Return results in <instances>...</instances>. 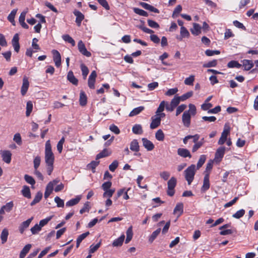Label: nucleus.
<instances>
[{
	"label": "nucleus",
	"mask_w": 258,
	"mask_h": 258,
	"mask_svg": "<svg viewBox=\"0 0 258 258\" xmlns=\"http://www.w3.org/2000/svg\"><path fill=\"white\" fill-rule=\"evenodd\" d=\"M45 162L48 175H50L53 170L54 156L52 152L51 146L49 140L46 141L45 146Z\"/></svg>",
	"instance_id": "f257e3e1"
},
{
	"label": "nucleus",
	"mask_w": 258,
	"mask_h": 258,
	"mask_svg": "<svg viewBox=\"0 0 258 258\" xmlns=\"http://www.w3.org/2000/svg\"><path fill=\"white\" fill-rule=\"evenodd\" d=\"M225 147H220L217 150L214 158V161L216 162L219 163L222 160L225 154Z\"/></svg>",
	"instance_id": "f03ea898"
},
{
	"label": "nucleus",
	"mask_w": 258,
	"mask_h": 258,
	"mask_svg": "<svg viewBox=\"0 0 258 258\" xmlns=\"http://www.w3.org/2000/svg\"><path fill=\"white\" fill-rule=\"evenodd\" d=\"M78 50L80 53H81L83 55L87 56L90 57L91 55V53L90 52L88 51L86 46L82 40H80L78 44Z\"/></svg>",
	"instance_id": "7ed1b4c3"
},
{
	"label": "nucleus",
	"mask_w": 258,
	"mask_h": 258,
	"mask_svg": "<svg viewBox=\"0 0 258 258\" xmlns=\"http://www.w3.org/2000/svg\"><path fill=\"white\" fill-rule=\"evenodd\" d=\"M191 114H189L188 111H184L182 116V121L184 126L188 127L190 124Z\"/></svg>",
	"instance_id": "20e7f679"
},
{
	"label": "nucleus",
	"mask_w": 258,
	"mask_h": 258,
	"mask_svg": "<svg viewBox=\"0 0 258 258\" xmlns=\"http://www.w3.org/2000/svg\"><path fill=\"white\" fill-rule=\"evenodd\" d=\"M53 60L56 67L58 68L61 65V56L60 53L56 50H52Z\"/></svg>",
	"instance_id": "39448f33"
},
{
	"label": "nucleus",
	"mask_w": 258,
	"mask_h": 258,
	"mask_svg": "<svg viewBox=\"0 0 258 258\" xmlns=\"http://www.w3.org/2000/svg\"><path fill=\"white\" fill-rule=\"evenodd\" d=\"M33 217H32L28 219L25 221L23 222L19 226V231L21 234H23L25 230L29 226Z\"/></svg>",
	"instance_id": "423d86ee"
},
{
	"label": "nucleus",
	"mask_w": 258,
	"mask_h": 258,
	"mask_svg": "<svg viewBox=\"0 0 258 258\" xmlns=\"http://www.w3.org/2000/svg\"><path fill=\"white\" fill-rule=\"evenodd\" d=\"M196 170L195 165H191L184 171L185 177H194Z\"/></svg>",
	"instance_id": "0eeeda50"
},
{
	"label": "nucleus",
	"mask_w": 258,
	"mask_h": 258,
	"mask_svg": "<svg viewBox=\"0 0 258 258\" xmlns=\"http://www.w3.org/2000/svg\"><path fill=\"white\" fill-rule=\"evenodd\" d=\"M142 141L143 146L147 151H150L154 149L155 146L151 141L145 138H142Z\"/></svg>",
	"instance_id": "6e6552de"
},
{
	"label": "nucleus",
	"mask_w": 258,
	"mask_h": 258,
	"mask_svg": "<svg viewBox=\"0 0 258 258\" xmlns=\"http://www.w3.org/2000/svg\"><path fill=\"white\" fill-rule=\"evenodd\" d=\"M19 37L18 33H16L14 35L12 40V45L14 48V50L17 52H19L20 50V44L19 42Z\"/></svg>",
	"instance_id": "1a4fd4ad"
},
{
	"label": "nucleus",
	"mask_w": 258,
	"mask_h": 258,
	"mask_svg": "<svg viewBox=\"0 0 258 258\" xmlns=\"http://www.w3.org/2000/svg\"><path fill=\"white\" fill-rule=\"evenodd\" d=\"M2 157L3 161L7 163H10L11 161L12 154L10 151L4 150L1 152Z\"/></svg>",
	"instance_id": "9d476101"
},
{
	"label": "nucleus",
	"mask_w": 258,
	"mask_h": 258,
	"mask_svg": "<svg viewBox=\"0 0 258 258\" xmlns=\"http://www.w3.org/2000/svg\"><path fill=\"white\" fill-rule=\"evenodd\" d=\"M29 86V82L28 80L26 77L23 79V84L21 89V94L24 96L27 93Z\"/></svg>",
	"instance_id": "9b49d317"
},
{
	"label": "nucleus",
	"mask_w": 258,
	"mask_h": 258,
	"mask_svg": "<svg viewBox=\"0 0 258 258\" xmlns=\"http://www.w3.org/2000/svg\"><path fill=\"white\" fill-rule=\"evenodd\" d=\"M139 5L146 10L156 13H159V11L157 9L154 8L153 6L147 3L144 2H140Z\"/></svg>",
	"instance_id": "f8f14e48"
},
{
	"label": "nucleus",
	"mask_w": 258,
	"mask_h": 258,
	"mask_svg": "<svg viewBox=\"0 0 258 258\" xmlns=\"http://www.w3.org/2000/svg\"><path fill=\"white\" fill-rule=\"evenodd\" d=\"M73 13L76 17V22L77 25L80 26L82 21L84 19V16L81 12L76 10L74 11Z\"/></svg>",
	"instance_id": "ddd939ff"
},
{
	"label": "nucleus",
	"mask_w": 258,
	"mask_h": 258,
	"mask_svg": "<svg viewBox=\"0 0 258 258\" xmlns=\"http://www.w3.org/2000/svg\"><path fill=\"white\" fill-rule=\"evenodd\" d=\"M177 154L180 157L183 158L189 157L191 158V155L189 152V151L185 148H179L177 150Z\"/></svg>",
	"instance_id": "4468645a"
},
{
	"label": "nucleus",
	"mask_w": 258,
	"mask_h": 258,
	"mask_svg": "<svg viewBox=\"0 0 258 258\" xmlns=\"http://www.w3.org/2000/svg\"><path fill=\"white\" fill-rule=\"evenodd\" d=\"M214 160H210L206 164L205 171H204V177H209L210 173L212 169Z\"/></svg>",
	"instance_id": "2eb2a0df"
},
{
	"label": "nucleus",
	"mask_w": 258,
	"mask_h": 258,
	"mask_svg": "<svg viewBox=\"0 0 258 258\" xmlns=\"http://www.w3.org/2000/svg\"><path fill=\"white\" fill-rule=\"evenodd\" d=\"M183 212V204L182 203H178L176 204L173 210L174 214H178L177 218L180 216Z\"/></svg>",
	"instance_id": "dca6fc26"
},
{
	"label": "nucleus",
	"mask_w": 258,
	"mask_h": 258,
	"mask_svg": "<svg viewBox=\"0 0 258 258\" xmlns=\"http://www.w3.org/2000/svg\"><path fill=\"white\" fill-rule=\"evenodd\" d=\"M125 236L124 234H122L120 237L115 239L112 242V245L113 247H119L121 246L124 240Z\"/></svg>",
	"instance_id": "f3484780"
},
{
	"label": "nucleus",
	"mask_w": 258,
	"mask_h": 258,
	"mask_svg": "<svg viewBox=\"0 0 258 258\" xmlns=\"http://www.w3.org/2000/svg\"><path fill=\"white\" fill-rule=\"evenodd\" d=\"M161 123L160 117H152V122L150 124V128L151 129H155L157 128Z\"/></svg>",
	"instance_id": "a211bd4d"
},
{
	"label": "nucleus",
	"mask_w": 258,
	"mask_h": 258,
	"mask_svg": "<svg viewBox=\"0 0 258 258\" xmlns=\"http://www.w3.org/2000/svg\"><path fill=\"white\" fill-rule=\"evenodd\" d=\"M229 134V130H224L222 133L221 136L218 141L219 145H223L225 143L227 140V137L228 135Z\"/></svg>",
	"instance_id": "6ab92c4d"
},
{
	"label": "nucleus",
	"mask_w": 258,
	"mask_h": 258,
	"mask_svg": "<svg viewBox=\"0 0 258 258\" xmlns=\"http://www.w3.org/2000/svg\"><path fill=\"white\" fill-rule=\"evenodd\" d=\"M191 33L194 35H199L201 33V27L197 23H194L193 28L190 29Z\"/></svg>",
	"instance_id": "aec40b11"
},
{
	"label": "nucleus",
	"mask_w": 258,
	"mask_h": 258,
	"mask_svg": "<svg viewBox=\"0 0 258 258\" xmlns=\"http://www.w3.org/2000/svg\"><path fill=\"white\" fill-rule=\"evenodd\" d=\"M68 80L72 83L73 85H77L78 83V79L74 75V73L72 71H70L68 73L67 75Z\"/></svg>",
	"instance_id": "412c9836"
},
{
	"label": "nucleus",
	"mask_w": 258,
	"mask_h": 258,
	"mask_svg": "<svg viewBox=\"0 0 258 258\" xmlns=\"http://www.w3.org/2000/svg\"><path fill=\"white\" fill-rule=\"evenodd\" d=\"M53 184L52 182H49L45 188V191L44 192V198L47 199L53 191Z\"/></svg>",
	"instance_id": "4be33fe9"
},
{
	"label": "nucleus",
	"mask_w": 258,
	"mask_h": 258,
	"mask_svg": "<svg viewBox=\"0 0 258 258\" xmlns=\"http://www.w3.org/2000/svg\"><path fill=\"white\" fill-rule=\"evenodd\" d=\"M242 65L244 70L249 71L253 67V63L251 60L244 59L242 61Z\"/></svg>",
	"instance_id": "5701e85b"
},
{
	"label": "nucleus",
	"mask_w": 258,
	"mask_h": 258,
	"mask_svg": "<svg viewBox=\"0 0 258 258\" xmlns=\"http://www.w3.org/2000/svg\"><path fill=\"white\" fill-rule=\"evenodd\" d=\"M32 245L30 244H26L21 251L19 257L20 258H24L27 254V253L30 250Z\"/></svg>",
	"instance_id": "b1692460"
},
{
	"label": "nucleus",
	"mask_w": 258,
	"mask_h": 258,
	"mask_svg": "<svg viewBox=\"0 0 258 258\" xmlns=\"http://www.w3.org/2000/svg\"><path fill=\"white\" fill-rule=\"evenodd\" d=\"M130 149L134 152H138L140 150V146L138 140L134 139L130 144Z\"/></svg>",
	"instance_id": "393cba45"
},
{
	"label": "nucleus",
	"mask_w": 258,
	"mask_h": 258,
	"mask_svg": "<svg viewBox=\"0 0 258 258\" xmlns=\"http://www.w3.org/2000/svg\"><path fill=\"white\" fill-rule=\"evenodd\" d=\"M133 133L136 135H141L143 133L142 125L139 124H135L132 128Z\"/></svg>",
	"instance_id": "a878e982"
},
{
	"label": "nucleus",
	"mask_w": 258,
	"mask_h": 258,
	"mask_svg": "<svg viewBox=\"0 0 258 258\" xmlns=\"http://www.w3.org/2000/svg\"><path fill=\"white\" fill-rule=\"evenodd\" d=\"M79 102L80 105L84 106L86 105L87 99L85 93L84 91H81L80 94Z\"/></svg>",
	"instance_id": "bb28decb"
},
{
	"label": "nucleus",
	"mask_w": 258,
	"mask_h": 258,
	"mask_svg": "<svg viewBox=\"0 0 258 258\" xmlns=\"http://www.w3.org/2000/svg\"><path fill=\"white\" fill-rule=\"evenodd\" d=\"M9 235V231L6 228H4L1 233V239L2 240V244H4L7 241L8 237Z\"/></svg>",
	"instance_id": "cd10ccee"
},
{
	"label": "nucleus",
	"mask_w": 258,
	"mask_h": 258,
	"mask_svg": "<svg viewBox=\"0 0 258 258\" xmlns=\"http://www.w3.org/2000/svg\"><path fill=\"white\" fill-rule=\"evenodd\" d=\"M210 186L209 178H204L203 184L201 189V192L203 193L205 192L209 189Z\"/></svg>",
	"instance_id": "c85d7f7f"
},
{
	"label": "nucleus",
	"mask_w": 258,
	"mask_h": 258,
	"mask_svg": "<svg viewBox=\"0 0 258 258\" xmlns=\"http://www.w3.org/2000/svg\"><path fill=\"white\" fill-rule=\"evenodd\" d=\"M42 193L40 191H38L36 195H35L34 200L30 203V205L32 206L35 205L36 204L39 203L42 199Z\"/></svg>",
	"instance_id": "c756f323"
},
{
	"label": "nucleus",
	"mask_w": 258,
	"mask_h": 258,
	"mask_svg": "<svg viewBox=\"0 0 258 258\" xmlns=\"http://www.w3.org/2000/svg\"><path fill=\"white\" fill-rule=\"evenodd\" d=\"M81 197L80 196H77L76 198L74 199H72L66 203L67 207H72L77 205L80 201Z\"/></svg>",
	"instance_id": "7c9ffc66"
},
{
	"label": "nucleus",
	"mask_w": 258,
	"mask_h": 258,
	"mask_svg": "<svg viewBox=\"0 0 258 258\" xmlns=\"http://www.w3.org/2000/svg\"><path fill=\"white\" fill-rule=\"evenodd\" d=\"M90 234V232L87 231L85 232L81 235H80L77 239L76 241V247H79L81 242L89 235Z\"/></svg>",
	"instance_id": "2f4dec72"
},
{
	"label": "nucleus",
	"mask_w": 258,
	"mask_h": 258,
	"mask_svg": "<svg viewBox=\"0 0 258 258\" xmlns=\"http://www.w3.org/2000/svg\"><path fill=\"white\" fill-rule=\"evenodd\" d=\"M180 33V36L178 39L180 40H181L183 38L188 37L189 36V33L184 27H181Z\"/></svg>",
	"instance_id": "473e14b6"
},
{
	"label": "nucleus",
	"mask_w": 258,
	"mask_h": 258,
	"mask_svg": "<svg viewBox=\"0 0 258 258\" xmlns=\"http://www.w3.org/2000/svg\"><path fill=\"white\" fill-rule=\"evenodd\" d=\"M17 10L16 9L13 10L10 14L8 16V20L13 24V25H15V17L17 13Z\"/></svg>",
	"instance_id": "72a5a7b5"
},
{
	"label": "nucleus",
	"mask_w": 258,
	"mask_h": 258,
	"mask_svg": "<svg viewBox=\"0 0 258 258\" xmlns=\"http://www.w3.org/2000/svg\"><path fill=\"white\" fill-rule=\"evenodd\" d=\"M144 109V106H139L134 108L129 114L130 116H134L141 112Z\"/></svg>",
	"instance_id": "f704fd0d"
},
{
	"label": "nucleus",
	"mask_w": 258,
	"mask_h": 258,
	"mask_svg": "<svg viewBox=\"0 0 258 258\" xmlns=\"http://www.w3.org/2000/svg\"><path fill=\"white\" fill-rule=\"evenodd\" d=\"M126 238L125 240V243H128L132 239L133 237V231H132V227H130L128 228L126 232Z\"/></svg>",
	"instance_id": "c9c22d12"
},
{
	"label": "nucleus",
	"mask_w": 258,
	"mask_h": 258,
	"mask_svg": "<svg viewBox=\"0 0 258 258\" xmlns=\"http://www.w3.org/2000/svg\"><path fill=\"white\" fill-rule=\"evenodd\" d=\"M22 193L24 197L30 198H31V192L30 188L28 186L25 185L23 186V188L22 190Z\"/></svg>",
	"instance_id": "e433bc0d"
},
{
	"label": "nucleus",
	"mask_w": 258,
	"mask_h": 258,
	"mask_svg": "<svg viewBox=\"0 0 258 258\" xmlns=\"http://www.w3.org/2000/svg\"><path fill=\"white\" fill-rule=\"evenodd\" d=\"M241 66L242 65L236 60H231L229 61L227 64V67L229 68H236L239 69Z\"/></svg>",
	"instance_id": "4c0bfd02"
},
{
	"label": "nucleus",
	"mask_w": 258,
	"mask_h": 258,
	"mask_svg": "<svg viewBox=\"0 0 258 258\" xmlns=\"http://www.w3.org/2000/svg\"><path fill=\"white\" fill-rule=\"evenodd\" d=\"M161 232V228H159L157 229H156L155 231H154L151 236H150L149 238V241L151 243H152L157 237V236L159 235V234Z\"/></svg>",
	"instance_id": "58836bf2"
},
{
	"label": "nucleus",
	"mask_w": 258,
	"mask_h": 258,
	"mask_svg": "<svg viewBox=\"0 0 258 258\" xmlns=\"http://www.w3.org/2000/svg\"><path fill=\"white\" fill-rule=\"evenodd\" d=\"M62 38L64 41L71 43L72 46H74L75 45V40L69 35H63L62 36Z\"/></svg>",
	"instance_id": "ea45409f"
},
{
	"label": "nucleus",
	"mask_w": 258,
	"mask_h": 258,
	"mask_svg": "<svg viewBox=\"0 0 258 258\" xmlns=\"http://www.w3.org/2000/svg\"><path fill=\"white\" fill-rule=\"evenodd\" d=\"M133 11L136 14H137L140 16H144V17L148 16V14L147 12L143 10L140 9L139 8H134L133 9Z\"/></svg>",
	"instance_id": "a19ab883"
},
{
	"label": "nucleus",
	"mask_w": 258,
	"mask_h": 258,
	"mask_svg": "<svg viewBox=\"0 0 258 258\" xmlns=\"http://www.w3.org/2000/svg\"><path fill=\"white\" fill-rule=\"evenodd\" d=\"M33 109V103L31 101H29L26 104V115L29 116Z\"/></svg>",
	"instance_id": "79ce46f5"
},
{
	"label": "nucleus",
	"mask_w": 258,
	"mask_h": 258,
	"mask_svg": "<svg viewBox=\"0 0 258 258\" xmlns=\"http://www.w3.org/2000/svg\"><path fill=\"white\" fill-rule=\"evenodd\" d=\"M110 155V153L106 149L103 150L101 152L98 154L96 157V160H98L100 158L107 157Z\"/></svg>",
	"instance_id": "37998d69"
},
{
	"label": "nucleus",
	"mask_w": 258,
	"mask_h": 258,
	"mask_svg": "<svg viewBox=\"0 0 258 258\" xmlns=\"http://www.w3.org/2000/svg\"><path fill=\"white\" fill-rule=\"evenodd\" d=\"M156 139L159 141H162L164 139V134L161 130H158L155 134Z\"/></svg>",
	"instance_id": "c03bdc74"
},
{
	"label": "nucleus",
	"mask_w": 258,
	"mask_h": 258,
	"mask_svg": "<svg viewBox=\"0 0 258 258\" xmlns=\"http://www.w3.org/2000/svg\"><path fill=\"white\" fill-rule=\"evenodd\" d=\"M101 241H99L98 243L95 245L92 244L89 247V253H93L95 252L100 246Z\"/></svg>",
	"instance_id": "a18cd8bd"
},
{
	"label": "nucleus",
	"mask_w": 258,
	"mask_h": 258,
	"mask_svg": "<svg viewBox=\"0 0 258 258\" xmlns=\"http://www.w3.org/2000/svg\"><path fill=\"white\" fill-rule=\"evenodd\" d=\"M189 109L185 111H188L189 114H191V116H194L197 113V109L195 105L192 104H189L188 105Z\"/></svg>",
	"instance_id": "49530a36"
},
{
	"label": "nucleus",
	"mask_w": 258,
	"mask_h": 258,
	"mask_svg": "<svg viewBox=\"0 0 258 258\" xmlns=\"http://www.w3.org/2000/svg\"><path fill=\"white\" fill-rule=\"evenodd\" d=\"M245 213V211L244 209H240L234 214L232 217L236 219H240L244 216Z\"/></svg>",
	"instance_id": "de8ad7c7"
},
{
	"label": "nucleus",
	"mask_w": 258,
	"mask_h": 258,
	"mask_svg": "<svg viewBox=\"0 0 258 258\" xmlns=\"http://www.w3.org/2000/svg\"><path fill=\"white\" fill-rule=\"evenodd\" d=\"M54 201L57 205V207L58 208H63L64 206V201L61 199L59 197H55Z\"/></svg>",
	"instance_id": "09e8293b"
},
{
	"label": "nucleus",
	"mask_w": 258,
	"mask_h": 258,
	"mask_svg": "<svg viewBox=\"0 0 258 258\" xmlns=\"http://www.w3.org/2000/svg\"><path fill=\"white\" fill-rule=\"evenodd\" d=\"M81 69L82 72L83 78L84 79H86L89 73V69L84 64H81Z\"/></svg>",
	"instance_id": "8fccbe9b"
},
{
	"label": "nucleus",
	"mask_w": 258,
	"mask_h": 258,
	"mask_svg": "<svg viewBox=\"0 0 258 258\" xmlns=\"http://www.w3.org/2000/svg\"><path fill=\"white\" fill-rule=\"evenodd\" d=\"M195 81V76L190 75L189 77L186 78L184 81V83L186 85L191 86L193 85Z\"/></svg>",
	"instance_id": "3c124183"
},
{
	"label": "nucleus",
	"mask_w": 258,
	"mask_h": 258,
	"mask_svg": "<svg viewBox=\"0 0 258 258\" xmlns=\"http://www.w3.org/2000/svg\"><path fill=\"white\" fill-rule=\"evenodd\" d=\"M206 160V156L205 155H201L200 159H199V161L197 163V169L200 168L202 166V165L204 164V163L205 162V161Z\"/></svg>",
	"instance_id": "603ef678"
},
{
	"label": "nucleus",
	"mask_w": 258,
	"mask_h": 258,
	"mask_svg": "<svg viewBox=\"0 0 258 258\" xmlns=\"http://www.w3.org/2000/svg\"><path fill=\"white\" fill-rule=\"evenodd\" d=\"M180 101L181 99L179 98V96H175L171 100L170 103L172 106L176 107L179 104Z\"/></svg>",
	"instance_id": "864d4df0"
},
{
	"label": "nucleus",
	"mask_w": 258,
	"mask_h": 258,
	"mask_svg": "<svg viewBox=\"0 0 258 258\" xmlns=\"http://www.w3.org/2000/svg\"><path fill=\"white\" fill-rule=\"evenodd\" d=\"M41 162V158L40 156H37L35 157L33 160V164H34V168L35 170L37 169V168L40 166Z\"/></svg>",
	"instance_id": "5fc2aeb1"
},
{
	"label": "nucleus",
	"mask_w": 258,
	"mask_h": 258,
	"mask_svg": "<svg viewBox=\"0 0 258 258\" xmlns=\"http://www.w3.org/2000/svg\"><path fill=\"white\" fill-rule=\"evenodd\" d=\"M89 204L90 203L89 202H86L84 204L83 208L80 210V213L81 214H82L86 212H88L89 211V210L90 209Z\"/></svg>",
	"instance_id": "6e6d98bb"
},
{
	"label": "nucleus",
	"mask_w": 258,
	"mask_h": 258,
	"mask_svg": "<svg viewBox=\"0 0 258 258\" xmlns=\"http://www.w3.org/2000/svg\"><path fill=\"white\" fill-rule=\"evenodd\" d=\"M193 95V92L192 91H189L182 95L179 96L181 99V101H184L189 98L191 97Z\"/></svg>",
	"instance_id": "4d7b16f0"
},
{
	"label": "nucleus",
	"mask_w": 258,
	"mask_h": 258,
	"mask_svg": "<svg viewBox=\"0 0 258 258\" xmlns=\"http://www.w3.org/2000/svg\"><path fill=\"white\" fill-rule=\"evenodd\" d=\"M236 230L235 229H224L221 230V231L220 232V234L221 235H229L232 234L234 232H236Z\"/></svg>",
	"instance_id": "13d9d810"
},
{
	"label": "nucleus",
	"mask_w": 258,
	"mask_h": 258,
	"mask_svg": "<svg viewBox=\"0 0 258 258\" xmlns=\"http://www.w3.org/2000/svg\"><path fill=\"white\" fill-rule=\"evenodd\" d=\"M41 228L39 224H36L31 228L30 230L32 234H36L41 230Z\"/></svg>",
	"instance_id": "bf43d9fd"
},
{
	"label": "nucleus",
	"mask_w": 258,
	"mask_h": 258,
	"mask_svg": "<svg viewBox=\"0 0 258 258\" xmlns=\"http://www.w3.org/2000/svg\"><path fill=\"white\" fill-rule=\"evenodd\" d=\"M176 184V178H170V179L168 181V188H170L171 189H174L175 186Z\"/></svg>",
	"instance_id": "052dcab7"
},
{
	"label": "nucleus",
	"mask_w": 258,
	"mask_h": 258,
	"mask_svg": "<svg viewBox=\"0 0 258 258\" xmlns=\"http://www.w3.org/2000/svg\"><path fill=\"white\" fill-rule=\"evenodd\" d=\"M14 204L12 201L7 203L5 205L3 206V208L5 209L6 212H10L13 209Z\"/></svg>",
	"instance_id": "680f3d73"
},
{
	"label": "nucleus",
	"mask_w": 258,
	"mask_h": 258,
	"mask_svg": "<svg viewBox=\"0 0 258 258\" xmlns=\"http://www.w3.org/2000/svg\"><path fill=\"white\" fill-rule=\"evenodd\" d=\"M182 11V7L181 5H177L174 9L172 17L174 18L176 17Z\"/></svg>",
	"instance_id": "e2e57ef3"
},
{
	"label": "nucleus",
	"mask_w": 258,
	"mask_h": 258,
	"mask_svg": "<svg viewBox=\"0 0 258 258\" xmlns=\"http://www.w3.org/2000/svg\"><path fill=\"white\" fill-rule=\"evenodd\" d=\"M217 64V61L216 59L210 61L204 64L203 67L204 68H211L216 67Z\"/></svg>",
	"instance_id": "0e129e2a"
},
{
	"label": "nucleus",
	"mask_w": 258,
	"mask_h": 258,
	"mask_svg": "<svg viewBox=\"0 0 258 258\" xmlns=\"http://www.w3.org/2000/svg\"><path fill=\"white\" fill-rule=\"evenodd\" d=\"M137 27L146 33L152 34L154 33V31L146 27L144 24L137 26Z\"/></svg>",
	"instance_id": "69168bd1"
},
{
	"label": "nucleus",
	"mask_w": 258,
	"mask_h": 258,
	"mask_svg": "<svg viewBox=\"0 0 258 258\" xmlns=\"http://www.w3.org/2000/svg\"><path fill=\"white\" fill-rule=\"evenodd\" d=\"M187 106L185 104H181L178 106L176 110V115L178 116L182 112H183L186 108Z\"/></svg>",
	"instance_id": "338daca9"
},
{
	"label": "nucleus",
	"mask_w": 258,
	"mask_h": 258,
	"mask_svg": "<svg viewBox=\"0 0 258 258\" xmlns=\"http://www.w3.org/2000/svg\"><path fill=\"white\" fill-rule=\"evenodd\" d=\"M13 140L18 145H21L22 143L21 135L19 133L16 134L13 138Z\"/></svg>",
	"instance_id": "774afa93"
}]
</instances>
